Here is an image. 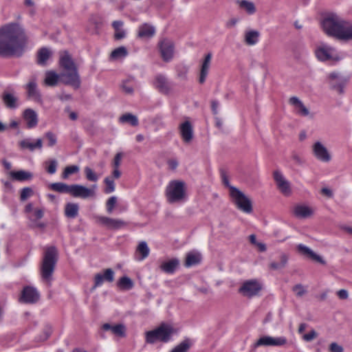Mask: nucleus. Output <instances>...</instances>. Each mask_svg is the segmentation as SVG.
Masks as SVG:
<instances>
[{
  "mask_svg": "<svg viewBox=\"0 0 352 352\" xmlns=\"http://www.w3.org/2000/svg\"><path fill=\"white\" fill-rule=\"evenodd\" d=\"M28 36L17 23H10L0 30V56L21 57L26 48Z\"/></svg>",
  "mask_w": 352,
  "mask_h": 352,
  "instance_id": "f257e3e1",
  "label": "nucleus"
},
{
  "mask_svg": "<svg viewBox=\"0 0 352 352\" xmlns=\"http://www.w3.org/2000/svg\"><path fill=\"white\" fill-rule=\"evenodd\" d=\"M40 299V294L37 289L32 286H25L21 292L19 301L26 304L36 303Z\"/></svg>",
  "mask_w": 352,
  "mask_h": 352,
  "instance_id": "ddd939ff",
  "label": "nucleus"
},
{
  "mask_svg": "<svg viewBox=\"0 0 352 352\" xmlns=\"http://www.w3.org/2000/svg\"><path fill=\"white\" fill-rule=\"evenodd\" d=\"M287 340L285 337H272L264 336L261 337L253 345V349L265 346H281L287 344Z\"/></svg>",
  "mask_w": 352,
  "mask_h": 352,
  "instance_id": "f8f14e48",
  "label": "nucleus"
},
{
  "mask_svg": "<svg viewBox=\"0 0 352 352\" xmlns=\"http://www.w3.org/2000/svg\"><path fill=\"white\" fill-rule=\"evenodd\" d=\"M85 177L88 181L96 182L98 181L99 177L95 172L89 167L86 166L85 168Z\"/></svg>",
  "mask_w": 352,
  "mask_h": 352,
  "instance_id": "09e8293b",
  "label": "nucleus"
},
{
  "mask_svg": "<svg viewBox=\"0 0 352 352\" xmlns=\"http://www.w3.org/2000/svg\"><path fill=\"white\" fill-rule=\"evenodd\" d=\"M60 80L65 85L72 86L75 89L80 87V78L78 70H62Z\"/></svg>",
  "mask_w": 352,
  "mask_h": 352,
  "instance_id": "9b49d317",
  "label": "nucleus"
},
{
  "mask_svg": "<svg viewBox=\"0 0 352 352\" xmlns=\"http://www.w3.org/2000/svg\"><path fill=\"white\" fill-rule=\"evenodd\" d=\"M154 85L155 88L162 94L168 95L172 91V86L167 78L159 74L155 77Z\"/></svg>",
  "mask_w": 352,
  "mask_h": 352,
  "instance_id": "6ab92c4d",
  "label": "nucleus"
},
{
  "mask_svg": "<svg viewBox=\"0 0 352 352\" xmlns=\"http://www.w3.org/2000/svg\"><path fill=\"white\" fill-rule=\"evenodd\" d=\"M45 170L49 174H54L56 171L57 168V161L56 160H50L45 162Z\"/></svg>",
  "mask_w": 352,
  "mask_h": 352,
  "instance_id": "de8ad7c7",
  "label": "nucleus"
},
{
  "mask_svg": "<svg viewBox=\"0 0 352 352\" xmlns=\"http://www.w3.org/2000/svg\"><path fill=\"white\" fill-rule=\"evenodd\" d=\"M128 54L127 50L125 47L121 46L113 50L110 55L111 60H118L126 57Z\"/></svg>",
  "mask_w": 352,
  "mask_h": 352,
  "instance_id": "79ce46f5",
  "label": "nucleus"
},
{
  "mask_svg": "<svg viewBox=\"0 0 352 352\" xmlns=\"http://www.w3.org/2000/svg\"><path fill=\"white\" fill-rule=\"evenodd\" d=\"M96 219L98 223L111 230H118L126 225V222L121 219H112L107 217L99 216L96 217Z\"/></svg>",
  "mask_w": 352,
  "mask_h": 352,
  "instance_id": "a211bd4d",
  "label": "nucleus"
},
{
  "mask_svg": "<svg viewBox=\"0 0 352 352\" xmlns=\"http://www.w3.org/2000/svg\"><path fill=\"white\" fill-rule=\"evenodd\" d=\"M321 26L329 36L341 41H352V23L335 13L325 15L321 21Z\"/></svg>",
  "mask_w": 352,
  "mask_h": 352,
  "instance_id": "f03ea898",
  "label": "nucleus"
},
{
  "mask_svg": "<svg viewBox=\"0 0 352 352\" xmlns=\"http://www.w3.org/2000/svg\"><path fill=\"white\" fill-rule=\"evenodd\" d=\"M260 32L258 30H248L245 32L244 41L248 45H256L259 39Z\"/></svg>",
  "mask_w": 352,
  "mask_h": 352,
  "instance_id": "2f4dec72",
  "label": "nucleus"
},
{
  "mask_svg": "<svg viewBox=\"0 0 352 352\" xmlns=\"http://www.w3.org/2000/svg\"><path fill=\"white\" fill-rule=\"evenodd\" d=\"M237 3L241 8L244 9L249 14H252L256 12V7L254 3L251 1L241 0L237 1Z\"/></svg>",
  "mask_w": 352,
  "mask_h": 352,
  "instance_id": "c03bdc74",
  "label": "nucleus"
},
{
  "mask_svg": "<svg viewBox=\"0 0 352 352\" xmlns=\"http://www.w3.org/2000/svg\"><path fill=\"white\" fill-rule=\"evenodd\" d=\"M43 217V210L42 209H36L32 214L30 217V220H39Z\"/></svg>",
  "mask_w": 352,
  "mask_h": 352,
  "instance_id": "e2e57ef3",
  "label": "nucleus"
},
{
  "mask_svg": "<svg viewBox=\"0 0 352 352\" xmlns=\"http://www.w3.org/2000/svg\"><path fill=\"white\" fill-rule=\"evenodd\" d=\"M178 129L183 142L186 144H190L194 138L192 123L186 120L179 125Z\"/></svg>",
  "mask_w": 352,
  "mask_h": 352,
  "instance_id": "dca6fc26",
  "label": "nucleus"
},
{
  "mask_svg": "<svg viewBox=\"0 0 352 352\" xmlns=\"http://www.w3.org/2000/svg\"><path fill=\"white\" fill-rule=\"evenodd\" d=\"M78 170L79 167L78 166L73 165L67 166L62 174V178L64 179H67L70 175L76 173Z\"/></svg>",
  "mask_w": 352,
  "mask_h": 352,
  "instance_id": "49530a36",
  "label": "nucleus"
},
{
  "mask_svg": "<svg viewBox=\"0 0 352 352\" xmlns=\"http://www.w3.org/2000/svg\"><path fill=\"white\" fill-rule=\"evenodd\" d=\"M165 194L169 204L182 203L186 199V184L181 180H173L167 186Z\"/></svg>",
  "mask_w": 352,
  "mask_h": 352,
  "instance_id": "423d86ee",
  "label": "nucleus"
},
{
  "mask_svg": "<svg viewBox=\"0 0 352 352\" xmlns=\"http://www.w3.org/2000/svg\"><path fill=\"white\" fill-rule=\"evenodd\" d=\"M230 197L233 204L239 210L247 214L252 212L251 199L237 188H230Z\"/></svg>",
  "mask_w": 352,
  "mask_h": 352,
  "instance_id": "0eeeda50",
  "label": "nucleus"
},
{
  "mask_svg": "<svg viewBox=\"0 0 352 352\" xmlns=\"http://www.w3.org/2000/svg\"><path fill=\"white\" fill-rule=\"evenodd\" d=\"M179 266V260L173 258L168 261H162L159 268L166 274H173Z\"/></svg>",
  "mask_w": 352,
  "mask_h": 352,
  "instance_id": "4be33fe9",
  "label": "nucleus"
},
{
  "mask_svg": "<svg viewBox=\"0 0 352 352\" xmlns=\"http://www.w3.org/2000/svg\"><path fill=\"white\" fill-rule=\"evenodd\" d=\"M52 56V52L47 47L41 48L36 54V62L38 65L45 66L47 63V60Z\"/></svg>",
  "mask_w": 352,
  "mask_h": 352,
  "instance_id": "c756f323",
  "label": "nucleus"
},
{
  "mask_svg": "<svg viewBox=\"0 0 352 352\" xmlns=\"http://www.w3.org/2000/svg\"><path fill=\"white\" fill-rule=\"evenodd\" d=\"M315 54L316 58L322 62L328 60L338 62L341 60V56L337 53L336 50L324 43H321L316 47Z\"/></svg>",
  "mask_w": 352,
  "mask_h": 352,
  "instance_id": "6e6552de",
  "label": "nucleus"
},
{
  "mask_svg": "<svg viewBox=\"0 0 352 352\" xmlns=\"http://www.w3.org/2000/svg\"><path fill=\"white\" fill-rule=\"evenodd\" d=\"M273 178L280 192L285 196H289L292 194L291 184L287 181L283 175L278 170L273 173Z\"/></svg>",
  "mask_w": 352,
  "mask_h": 352,
  "instance_id": "4468645a",
  "label": "nucleus"
},
{
  "mask_svg": "<svg viewBox=\"0 0 352 352\" xmlns=\"http://www.w3.org/2000/svg\"><path fill=\"white\" fill-rule=\"evenodd\" d=\"M129 81V80H123L120 87L125 94L131 95L133 93V88L126 85Z\"/></svg>",
  "mask_w": 352,
  "mask_h": 352,
  "instance_id": "13d9d810",
  "label": "nucleus"
},
{
  "mask_svg": "<svg viewBox=\"0 0 352 352\" xmlns=\"http://www.w3.org/2000/svg\"><path fill=\"white\" fill-rule=\"evenodd\" d=\"M280 263H277L275 261L270 263V268L273 270H279L285 268L288 261L287 255L285 254H283L280 257Z\"/></svg>",
  "mask_w": 352,
  "mask_h": 352,
  "instance_id": "37998d69",
  "label": "nucleus"
},
{
  "mask_svg": "<svg viewBox=\"0 0 352 352\" xmlns=\"http://www.w3.org/2000/svg\"><path fill=\"white\" fill-rule=\"evenodd\" d=\"M221 176L222 182H223V185L226 186V187H228L230 190V188H235L234 186H232L230 184L229 179L226 175V173L223 170H221Z\"/></svg>",
  "mask_w": 352,
  "mask_h": 352,
  "instance_id": "0e129e2a",
  "label": "nucleus"
},
{
  "mask_svg": "<svg viewBox=\"0 0 352 352\" xmlns=\"http://www.w3.org/2000/svg\"><path fill=\"white\" fill-rule=\"evenodd\" d=\"M168 165L171 170H174L178 166V162L175 159H170L168 160Z\"/></svg>",
  "mask_w": 352,
  "mask_h": 352,
  "instance_id": "774afa93",
  "label": "nucleus"
},
{
  "mask_svg": "<svg viewBox=\"0 0 352 352\" xmlns=\"http://www.w3.org/2000/svg\"><path fill=\"white\" fill-rule=\"evenodd\" d=\"M294 214L298 218H308L314 214V210L309 206L297 205L294 208Z\"/></svg>",
  "mask_w": 352,
  "mask_h": 352,
  "instance_id": "cd10ccee",
  "label": "nucleus"
},
{
  "mask_svg": "<svg viewBox=\"0 0 352 352\" xmlns=\"http://www.w3.org/2000/svg\"><path fill=\"white\" fill-rule=\"evenodd\" d=\"M120 122L122 123L129 122L133 126L138 125V120L137 117L129 113L123 114L120 118Z\"/></svg>",
  "mask_w": 352,
  "mask_h": 352,
  "instance_id": "a18cd8bd",
  "label": "nucleus"
},
{
  "mask_svg": "<svg viewBox=\"0 0 352 352\" xmlns=\"http://www.w3.org/2000/svg\"><path fill=\"white\" fill-rule=\"evenodd\" d=\"M102 329L104 331H110L115 336L124 338L126 336V327L123 324L105 323L102 325Z\"/></svg>",
  "mask_w": 352,
  "mask_h": 352,
  "instance_id": "393cba45",
  "label": "nucleus"
},
{
  "mask_svg": "<svg viewBox=\"0 0 352 352\" xmlns=\"http://www.w3.org/2000/svg\"><path fill=\"white\" fill-rule=\"evenodd\" d=\"M329 350L330 352H343V347L337 342H332L329 344Z\"/></svg>",
  "mask_w": 352,
  "mask_h": 352,
  "instance_id": "052dcab7",
  "label": "nucleus"
},
{
  "mask_svg": "<svg viewBox=\"0 0 352 352\" xmlns=\"http://www.w3.org/2000/svg\"><path fill=\"white\" fill-rule=\"evenodd\" d=\"M117 286L122 290H130L133 286V280L128 276H122L117 282Z\"/></svg>",
  "mask_w": 352,
  "mask_h": 352,
  "instance_id": "ea45409f",
  "label": "nucleus"
},
{
  "mask_svg": "<svg viewBox=\"0 0 352 352\" xmlns=\"http://www.w3.org/2000/svg\"><path fill=\"white\" fill-rule=\"evenodd\" d=\"M317 337L318 333L314 329H311L308 333L303 335L302 338L306 342H311Z\"/></svg>",
  "mask_w": 352,
  "mask_h": 352,
  "instance_id": "4d7b16f0",
  "label": "nucleus"
},
{
  "mask_svg": "<svg viewBox=\"0 0 352 352\" xmlns=\"http://www.w3.org/2000/svg\"><path fill=\"white\" fill-rule=\"evenodd\" d=\"M149 252L150 250L147 243L145 241H141L136 248V253L140 255L138 259L139 261L144 260L148 256Z\"/></svg>",
  "mask_w": 352,
  "mask_h": 352,
  "instance_id": "a19ab883",
  "label": "nucleus"
},
{
  "mask_svg": "<svg viewBox=\"0 0 352 352\" xmlns=\"http://www.w3.org/2000/svg\"><path fill=\"white\" fill-rule=\"evenodd\" d=\"M19 145L22 148H28L30 151H33L36 148L41 149L43 147V141L41 139H37L35 143H32L29 140L25 139L21 141Z\"/></svg>",
  "mask_w": 352,
  "mask_h": 352,
  "instance_id": "e433bc0d",
  "label": "nucleus"
},
{
  "mask_svg": "<svg viewBox=\"0 0 352 352\" xmlns=\"http://www.w3.org/2000/svg\"><path fill=\"white\" fill-rule=\"evenodd\" d=\"M79 206L75 203H67L65 206V214L70 219L76 218L78 214Z\"/></svg>",
  "mask_w": 352,
  "mask_h": 352,
  "instance_id": "4c0bfd02",
  "label": "nucleus"
},
{
  "mask_svg": "<svg viewBox=\"0 0 352 352\" xmlns=\"http://www.w3.org/2000/svg\"><path fill=\"white\" fill-rule=\"evenodd\" d=\"M289 102L291 104L295 106L297 112L302 116H307L309 114V109L304 105V104L296 96L290 98Z\"/></svg>",
  "mask_w": 352,
  "mask_h": 352,
  "instance_id": "7c9ffc66",
  "label": "nucleus"
},
{
  "mask_svg": "<svg viewBox=\"0 0 352 352\" xmlns=\"http://www.w3.org/2000/svg\"><path fill=\"white\" fill-rule=\"evenodd\" d=\"M117 204V197L115 196L111 197L107 201L106 206L107 211L108 213L111 214L113 211V209Z\"/></svg>",
  "mask_w": 352,
  "mask_h": 352,
  "instance_id": "3c124183",
  "label": "nucleus"
},
{
  "mask_svg": "<svg viewBox=\"0 0 352 352\" xmlns=\"http://www.w3.org/2000/svg\"><path fill=\"white\" fill-rule=\"evenodd\" d=\"M321 194L328 198H332L333 196V191L328 188H322L321 189Z\"/></svg>",
  "mask_w": 352,
  "mask_h": 352,
  "instance_id": "338daca9",
  "label": "nucleus"
},
{
  "mask_svg": "<svg viewBox=\"0 0 352 352\" xmlns=\"http://www.w3.org/2000/svg\"><path fill=\"white\" fill-rule=\"evenodd\" d=\"M201 256L200 253L190 252L187 253L184 265L187 267L199 264L201 262Z\"/></svg>",
  "mask_w": 352,
  "mask_h": 352,
  "instance_id": "72a5a7b5",
  "label": "nucleus"
},
{
  "mask_svg": "<svg viewBox=\"0 0 352 352\" xmlns=\"http://www.w3.org/2000/svg\"><path fill=\"white\" fill-rule=\"evenodd\" d=\"M293 292L296 293V295L298 297H301L305 295L307 292L306 289L304 288L303 285L301 284H297L294 285L292 288Z\"/></svg>",
  "mask_w": 352,
  "mask_h": 352,
  "instance_id": "5fc2aeb1",
  "label": "nucleus"
},
{
  "mask_svg": "<svg viewBox=\"0 0 352 352\" xmlns=\"http://www.w3.org/2000/svg\"><path fill=\"white\" fill-rule=\"evenodd\" d=\"M10 175L12 179L20 182L30 180L32 177L31 173L23 170L11 171L10 172Z\"/></svg>",
  "mask_w": 352,
  "mask_h": 352,
  "instance_id": "58836bf2",
  "label": "nucleus"
},
{
  "mask_svg": "<svg viewBox=\"0 0 352 352\" xmlns=\"http://www.w3.org/2000/svg\"><path fill=\"white\" fill-rule=\"evenodd\" d=\"M96 185L87 188L79 184L67 185L61 182L53 183L50 186V188L54 191L60 193H68L74 197L83 199L94 198L96 197Z\"/></svg>",
  "mask_w": 352,
  "mask_h": 352,
  "instance_id": "7ed1b4c3",
  "label": "nucleus"
},
{
  "mask_svg": "<svg viewBox=\"0 0 352 352\" xmlns=\"http://www.w3.org/2000/svg\"><path fill=\"white\" fill-rule=\"evenodd\" d=\"M124 23L122 21H115L112 23V27L114 29V38L120 40L126 36V32L122 28Z\"/></svg>",
  "mask_w": 352,
  "mask_h": 352,
  "instance_id": "c9c22d12",
  "label": "nucleus"
},
{
  "mask_svg": "<svg viewBox=\"0 0 352 352\" xmlns=\"http://www.w3.org/2000/svg\"><path fill=\"white\" fill-rule=\"evenodd\" d=\"M111 283L114 280V272L111 268L104 270V274L98 273L94 276V288L100 286L104 281Z\"/></svg>",
  "mask_w": 352,
  "mask_h": 352,
  "instance_id": "412c9836",
  "label": "nucleus"
},
{
  "mask_svg": "<svg viewBox=\"0 0 352 352\" xmlns=\"http://www.w3.org/2000/svg\"><path fill=\"white\" fill-rule=\"evenodd\" d=\"M296 250L300 254L307 256L322 265L326 264V261L320 256L316 254L309 248L303 244L298 245L296 246Z\"/></svg>",
  "mask_w": 352,
  "mask_h": 352,
  "instance_id": "5701e85b",
  "label": "nucleus"
},
{
  "mask_svg": "<svg viewBox=\"0 0 352 352\" xmlns=\"http://www.w3.org/2000/svg\"><path fill=\"white\" fill-rule=\"evenodd\" d=\"M327 80L331 89L336 91L339 94H342L348 78L338 72H331L327 76Z\"/></svg>",
  "mask_w": 352,
  "mask_h": 352,
  "instance_id": "9d476101",
  "label": "nucleus"
},
{
  "mask_svg": "<svg viewBox=\"0 0 352 352\" xmlns=\"http://www.w3.org/2000/svg\"><path fill=\"white\" fill-rule=\"evenodd\" d=\"M23 117L27 123L29 129L35 127L38 124V116L35 111L32 109H26L23 113Z\"/></svg>",
  "mask_w": 352,
  "mask_h": 352,
  "instance_id": "bb28decb",
  "label": "nucleus"
},
{
  "mask_svg": "<svg viewBox=\"0 0 352 352\" xmlns=\"http://www.w3.org/2000/svg\"><path fill=\"white\" fill-rule=\"evenodd\" d=\"M58 260V251L54 246L46 248L41 265V274L44 281L49 285L52 280L55 266Z\"/></svg>",
  "mask_w": 352,
  "mask_h": 352,
  "instance_id": "20e7f679",
  "label": "nucleus"
},
{
  "mask_svg": "<svg viewBox=\"0 0 352 352\" xmlns=\"http://www.w3.org/2000/svg\"><path fill=\"white\" fill-rule=\"evenodd\" d=\"M158 45L163 60L170 61L174 55V43L167 38H164L160 41Z\"/></svg>",
  "mask_w": 352,
  "mask_h": 352,
  "instance_id": "2eb2a0df",
  "label": "nucleus"
},
{
  "mask_svg": "<svg viewBox=\"0 0 352 352\" xmlns=\"http://www.w3.org/2000/svg\"><path fill=\"white\" fill-rule=\"evenodd\" d=\"M337 296L341 300H346L349 297V293L346 289H340L337 292Z\"/></svg>",
  "mask_w": 352,
  "mask_h": 352,
  "instance_id": "69168bd1",
  "label": "nucleus"
},
{
  "mask_svg": "<svg viewBox=\"0 0 352 352\" xmlns=\"http://www.w3.org/2000/svg\"><path fill=\"white\" fill-rule=\"evenodd\" d=\"M27 91L28 95L30 98L33 99L36 102H41V96L37 89V85L35 82V80H31L28 85H27Z\"/></svg>",
  "mask_w": 352,
  "mask_h": 352,
  "instance_id": "c85d7f7f",
  "label": "nucleus"
},
{
  "mask_svg": "<svg viewBox=\"0 0 352 352\" xmlns=\"http://www.w3.org/2000/svg\"><path fill=\"white\" fill-rule=\"evenodd\" d=\"M59 65L62 70H78L75 62L67 51L60 52Z\"/></svg>",
  "mask_w": 352,
  "mask_h": 352,
  "instance_id": "aec40b11",
  "label": "nucleus"
},
{
  "mask_svg": "<svg viewBox=\"0 0 352 352\" xmlns=\"http://www.w3.org/2000/svg\"><path fill=\"white\" fill-rule=\"evenodd\" d=\"M176 333L172 325L163 322L156 329L146 332V342L148 344H154L157 341L167 342Z\"/></svg>",
  "mask_w": 352,
  "mask_h": 352,
  "instance_id": "39448f33",
  "label": "nucleus"
},
{
  "mask_svg": "<svg viewBox=\"0 0 352 352\" xmlns=\"http://www.w3.org/2000/svg\"><path fill=\"white\" fill-rule=\"evenodd\" d=\"M30 226L32 228H38L40 230H43L46 226V224L45 223L40 222V221H38V220H34V221L30 220Z\"/></svg>",
  "mask_w": 352,
  "mask_h": 352,
  "instance_id": "680f3d73",
  "label": "nucleus"
},
{
  "mask_svg": "<svg viewBox=\"0 0 352 352\" xmlns=\"http://www.w3.org/2000/svg\"><path fill=\"white\" fill-rule=\"evenodd\" d=\"M60 80V74H56L54 71L49 70L45 72V78L44 84L49 87H54L57 85Z\"/></svg>",
  "mask_w": 352,
  "mask_h": 352,
  "instance_id": "473e14b6",
  "label": "nucleus"
},
{
  "mask_svg": "<svg viewBox=\"0 0 352 352\" xmlns=\"http://www.w3.org/2000/svg\"><path fill=\"white\" fill-rule=\"evenodd\" d=\"M104 182L106 184V188L104 189V192L106 193H111L115 190V184L112 179L109 177H106Z\"/></svg>",
  "mask_w": 352,
  "mask_h": 352,
  "instance_id": "864d4df0",
  "label": "nucleus"
},
{
  "mask_svg": "<svg viewBox=\"0 0 352 352\" xmlns=\"http://www.w3.org/2000/svg\"><path fill=\"white\" fill-rule=\"evenodd\" d=\"M45 137L48 140V146L52 147L56 144V137L52 132H47L45 134Z\"/></svg>",
  "mask_w": 352,
  "mask_h": 352,
  "instance_id": "6e6d98bb",
  "label": "nucleus"
},
{
  "mask_svg": "<svg viewBox=\"0 0 352 352\" xmlns=\"http://www.w3.org/2000/svg\"><path fill=\"white\" fill-rule=\"evenodd\" d=\"M155 33V28L154 26L144 23L139 28L138 36L141 38H151Z\"/></svg>",
  "mask_w": 352,
  "mask_h": 352,
  "instance_id": "f704fd0d",
  "label": "nucleus"
},
{
  "mask_svg": "<svg viewBox=\"0 0 352 352\" xmlns=\"http://www.w3.org/2000/svg\"><path fill=\"white\" fill-rule=\"evenodd\" d=\"M190 348V344L188 340H184L179 345L175 346L170 352H187Z\"/></svg>",
  "mask_w": 352,
  "mask_h": 352,
  "instance_id": "8fccbe9b",
  "label": "nucleus"
},
{
  "mask_svg": "<svg viewBox=\"0 0 352 352\" xmlns=\"http://www.w3.org/2000/svg\"><path fill=\"white\" fill-rule=\"evenodd\" d=\"M263 289L262 283L257 279L244 281L239 289V292L243 296L252 298L258 296Z\"/></svg>",
  "mask_w": 352,
  "mask_h": 352,
  "instance_id": "1a4fd4ad",
  "label": "nucleus"
},
{
  "mask_svg": "<svg viewBox=\"0 0 352 352\" xmlns=\"http://www.w3.org/2000/svg\"><path fill=\"white\" fill-rule=\"evenodd\" d=\"M122 153H118L113 160L112 166L113 168H119V166H120L122 158Z\"/></svg>",
  "mask_w": 352,
  "mask_h": 352,
  "instance_id": "bf43d9fd",
  "label": "nucleus"
},
{
  "mask_svg": "<svg viewBox=\"0 0 352 352\" xmlns=\"http://www.w3.org/2000/svg\"><path fill=\"white\" fill-rule=\"evenodd\" d=\"M33 195V190L30 187L23 188L21 191L20 199L25 201Z\"/></svg>",
  "mask_w": 352,
  "mask_h": 352,
  "instance_id": "603ef678",
  "label": "nucleus"
},
{
  "mask_svg": "<svg viewBox=\"0 0 352 352\" xmlns=\"http://www.w3.org/2000/svg\"><path fill=\"white\" fill-rule=\"evenodd\" d=\"M312 151L314 156L321 162H328L331 159L327 148L320 142L314 143Z\"/></svg>",
  "mask_w": 352,
  "mask_h": 352,
  "instance_id": "f3484780",
  "label": "nucleus"
},
{
  "mask_svg": "<svg viewBox=\"0 0 352 352\" xmlns=\"http://www.w3.org/2000/svg\"><path fill=\"white\" fill-rule=\"evenodd\" d=\"M1 98L6 107L13 109L18 107V98L14 92L4 91L2 93Z\"/></svg>",
  "mask_w": 352,
  "mask_h": 352,
  "instance_id": "a878e982",
  "label": "nucleus"
},
{
  "mask_svg": "<svg viewBox=\"0 0 352 352\" xmlns=\"http://www.w3.org/2000/svg\"><path fill=\"white\" fill-rule=\"evenodd\" d=\"M212 53H208L201 63L199 82L200 84H203L206 81V78L208 76V71L210 66L211 59H212Z\"/></svg>",
  "mask_w": 352,
  "mask_h": 352,
  "instance_id": "b1692460",
  "label": "nucleus"
}]
</instances>
